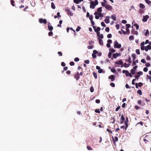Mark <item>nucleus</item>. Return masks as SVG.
<instances>
[{
    "mask_svg": "<svg viewBox=\"0 0 151 151\" xmlns=\"http://www.w3.org/2000/svg\"><path fill=\"white\" fill-rule=\"evenodd\" d=\"M112 37V35L111 34H108L107 35V37L109 38H110Z\"/></svg>",
    "mask_w": 151,
    "mask_h": 151,
    "instance_id": "obj_38",
    "label": "nucleus"
},
{
    "mask_svg": "<svg viewBox=\"0 0 151 151\" xmlns=\"http://www.w3.org/2000/svg\"><path fill=\"white\" fill-rule=\"evenodd\" d=\"M84 62L87 64H89V63L90 61L88 60H85L84 61Z\"/></svg>",
    "mask_w": 151,
    "mask_h": 151,
    "instance_id": "obj_49",
    "label": "nucleus"
},
{
    "mask_svg": "<svg viewBox=\"0 0 151 151\" xmlns=\"http://www.w3.org/2000/svg\"><path fill=\"white\" fill-rule=\"evenodd\" d=\"M93 74L94 77L96 78H97V75L96 73H95V72H93Z\"/></svg>",
    "mask_w": 151,
    "mask_h": 151,
    "instance_id": "obj_36",
    "label": "nucleus"
},
{
    "mask_svg": "<svg viewBox=\"0 0 151 151\" xmlns=\"http://www.w3.org/2000/svg\"><path fill=\"white\" fill-rule=\"evenodd\" d=\"M61 65L62 66L64 67L65 65V63L64 62H62L61 63Z\"/></svg>",
    "mask_w": 151,
    "mask_h": 151,
    "instance_id": "obj_57",
    "label": "nucleus"
},
{
    "mask_svg": "<svg viewBox=\"0 0 151 151\" xmlns=\"http://www.w3.org/2000/svg\"><path fill=\"white\" fill-rule=\"evenodd\" d=\"M105 31L107 32H109V27H106L105 28Z\"/></svg>",
    "mask_w": 151,
    "mask_h": 151,
    "instance_id": "obj_45",
    "label": "nucleus"
},
{
    "mask_svg": "<svg viewBox=\"0 0 151 151\" xmlns=\"http://www.w3.org/2000/svg\"><path fill=\"white\" fill-rule=\"evenodd\" d=\"M112 42V41L111 40L109 39L107 40V42L109 44H111V43Z\"/></svg>",
    "mask_w": 151,
    "mask_h": 151,
    "instance_id": "obj_52",
    "label": "nucleus"
},
{
    "mask_svg": "<svg viewBox=\"0 0 151 151\" xmlns=\"http://www.w3.org/2000/svg\"><path fill=\"white\" fill-rule=\"evenodd\" d=\"M81 28L79 26H78L76 29V31L77 32L79 31L80 30Z\"/></svg>",
    "mask_w": 151,
    "mask_h": 151,
    "instance_id": "obj_42",
    "label": "nucleus"
},
{
    "mask_svg": "<svg viewBox=\"0 0 151 151\" xmlns=\"http://www.w3.org/2000/svg\"><path fill=\"white\" fill-rule=\"evenodd\" d=\"M104 22L106 24H108L110 22L109 19L108 18H106V19L104 20Z\"/></svg>",
    "mask_w": 151,
    "mask_h": 151,
    "instance_id": "obj_19",
    "label": "nucleus"
},
{
    "mask_svg": "<svg viewBox=\"0 0 151 151\" xmlns=\"http://www.w3.org/2000/svg\"><path fill=\"white\" fill-rule=\"evenodd\" d=\"M70 64L71 66H73L74 65V63L73 62L71 61L70 63Z\"/></svg>",
    "mask_w": 151,
    "mask_h": 151,
    "instance_id": "obj_48",
    "label": "nucleus"
},
{
    "mask_svg": "<svg viewBox=\"0 0 151 151\" xmlns=\"http://www.w3.org/2000/svg\"><path fill=\"white\" fill-rule=\"evenodd\" d=\"M145 65L147 67H149L150 66V64L149 63H146Z\"/></svg>",
    "mask_w": 151,
    "mask_h": 151,
    "instance_id": "obj_60",
    "label": "nucleus"
},
{
    "mask_svg": "<svg viewBox=\"0 0 151 151\" xmlns=\"http://www.w3.org/2000/svg\"><path fill=\"white\" fill-rule=\"evenodd\" d=\"M125 61L126 62H128L129 63H132V61L131 58L130 57H129L128 59H126Z\"/></svg>",
    "mask_w": 151,
    "mask_h": 151,
    "instance_id": "obj_20",
    "label": "nucleus"
},
{
    "mask_svg": "<svg viewBox=\"0 0 151 151\" xmlns=\"http://www.w3.org/2000/svg\"><path fill=\"white\" fill-rule=\"evenodd\" d=\"M109 79H111V81H113L115 79V76L114 75H111L109 77Z\"/></svg>",
    "mask_w": 151,
    "mask_h": 151,
    "instance_id": "obj_11",
    "label": "nucleus"
},
{
    "mask_svg": "<svg viewBox=\"0 0 151 151\" xmlns=\"http://www.w3.org/2000/svg\"><path fill=\"white\" fill-rule=\"evenodd\" d=\"M93 16L92 15H91L89 17V19L91 21L93 20Z\"/></svg>",
    "mask_w": 151,
    "mask_h": 151,
    "instance_id": "obj_50",
    "label": "nucleus"
},
{
    "mask_svg": "<svg viewBox=\"0 0 151 151\" xmlns=\"http://www.w3.org/2000/svg\"><path fill=\"white\" fill-rule=\"evenodd\" d=\"M129 72L127 70V72L125 73V75L126 76H129Z\"/></svg>",
    "mask_w": 151,
    "mask_h": 151,
    "instance_id": "obj_62",
    "label": "nucleus"
},
{
    "mask_svg": "<svg viewBox=\"0 0 151 151\" xmlns=\"http://www.w3.org/2000/svg\"><path fill=\"white\" fill-rule=\"evenodd\" d=\"M136 52L138 55H139L140 54L139 50V49H137L136 50Z\"/></svg>",
    "mask_w": 151,
    "mask_h": 151,
    "instance_id": "obj_35",
    "label": "nucleus"
},
{
    "mask_svg": "<svg viewBox=\"0 0 151 151\" xmlns=\"http://www.w3.org/2000/svg\"><path fill=\"white\" fill-rule=\"evenodd\" d=\"M102 7L99 8L97 10L98 12H101L102 11Z\"/></svg>",
    "mask_w": 151,
    "mask_h": 151,
    "instance_id": "obj_30",
    "label": "nucleus"
},
{
    "mask_svg": "<svg viewBox=\"0 0 151 151\" xmlns=\"http://www.w3.org/2000/svg\"><path fill=\"white\" fill-rule=\"evenodd\" d=\"M14 1L13 0H11V4L13 6H14Z\"/></svg>",
    "mask_w": 151,
    "mask_h": 151,
    "instance_id": "obj_56",
    "label": "nucleus"
},
{
    "mask_svg": "<svg viewBox=\"0 0 151 151\" xmlns=\"http://www.w3.org/2000/svg\"><path fill=\"white\" fill-rule=\"evenodd\" d=\"M135 70L133 69H132L131 70V73H132V74L133 75L135 73Z\"/></svg>",
    "mask_w": 151,
    "mask_h": 151,
    "instance_id": "obj_31",
    "label": "nucleus"
},
{
    "mask_svg": "<svg viewBox=\"0 0 151 151\" xmlns=\"http://www.w3.org/2000/svg\"><path fill=\"white\" fill-rule=\"evenodd\" d=\"M126 28H130L131 27V25L129 24H126Z\"/></svg>",
    "mask_w": 151,
    "mask_h": 151,
    "instance_id": "obj_39",
    "label": "nucleus"
},
{
    "mask_svg": "<svg viewBox=\"0 0 151 151\" xmlns=\"http://www.w3.org/2000/svg\"><path fill=\"white\" fill-rule=\"evenodd\" d=\"M146 3L149 5H151V1L149 0H145Z\"/></svg>",
    "mask_w": 151,
    "mask_h": 151,
    "instance_id": "obj_25",
    "label": "nucleus"
},
{
    "mask_svg": "<svg viewBox=\"0 0 151 151\" xmlns=\"http://www.w3.org/2000/svg\"><path fill=\"white\" fill-rule=\"evenodd\" d=\"M79 59L78 58H76L74 59V61L75 62H78L79 61Z\"/></svg>",
    "mask_w": 151,
    "mask_h": 151,
    "instance_id": "obj_47",
    "label": "nucleus"
},
{
    "mask_svg": "<svg viewBox=\"0 0 151 151\" xmlns=\"http://www.w3.org/2000/svg\"><path fill=\"white\" fill-rule=\"evenodd\" d=\"M101 24L102 27H106V24L103 22H101Z\"/></svg>",
    "mask_w": 151,
    "mask_h": 151,
    "instance_id": "obj_33",
    "label": "nucleus"
},
{
    "mask_svg": "<svg viewBox=\"0 0 151 151\" xmlns=\"http://www.w3.org/2000/svg\"><path fill=\"white\" fill-rule=\"evenodd\" d=\"M98 15L99 17H103L104 16L101 13H99Z\"/></svg>",
    "mask_w": 151,
    "mask_h": 151,
    "instance_id": "obj_55",
    "label": "nucleus"
},
{
    "mask_svg": "<svg viewBox=\"0 0 151 151\" xmlns=\"http://www.w3.org/2000/svg\"><path fill=\"white\" fill-rule=\"evenodd\" d=\"M48 23L49 24V25L48 26V29L49 31H51L52 30L53 27L52 26H50V23L49 22H48Z\"/></svg>",
    "mask_w": 151,
    "mask_h": 151,
    "instance_id": "obj_15",
    "label": "nucleus"
},
{
    "mask_svg": "<svg viewBox=\"0 0 151 151\" xmlns=\"http://www.w3.org/2000/svg\"><path fill=\"white\" fill-rule=\"evenodd\" d=\"M98 39L99 41V43L100 45H103V41L102 40L99 39V38H98Z\"/></svg>",
    "mask_w": 151,
    "mask_h": 151,
    "instance_id": "obj_17",
    "label": "nucleus"
},
{
    "mask_svg": "<svg viewBox=\"0 0 151 151\" xmlns=\"http://www.w3.org/2000/svg\"><path fill=\"white\" fill-rule=\"evenodd\" d=\"M111 53L113 52V53H114V52H115L116 51V50L114 49H111Z\"/></svg>",
    "mask_w": 151,
    "mask_h": 151,
    "instance_id": "obj_63",
    "label": "nucleus"
},
{
    "mask_svg": "<svg viewBox=\"0 0 151 151\" xmlns=\"http://www.w3.org/2000/svg\"><path fill=\"white\" fill-rule=\"evenodd\" d=\"M74 78H75L76 80H78L80 78V74L78 72L75 74L74 76Z\"/></svg>",
    "mask_w": 151,
    "mask_h": 151,
    "instance_id": "obj_8",
    "label": "nucleus"
},
{
    "mask_svg": "<svg viewBox=\"0 0 151 151\" xmlns=\"http://www.w3.org/2000/svg\"><path fill=\"white\" fill-rule=\"evenodd\" d=\"M65 10L67 12L68 15L72 16L73 15V13L71 12L70 10L68 8H66Z\"/></svg>",
    "mask_w": 151,
    "mask_h": 151,
    "instance_id": "obj_7",
    "label": "nucleus"
},
{
    "mask_svg": "<svg viewBox=\"0 0 151 151\" xmlns=\"http://www.w3.org/2000/svg\"><path fill=\"white\" fill-rule=\"evenodd\" d=\"M145 47L144 46H141V50H145Z\"/></svg>",
    "mask_w": 151,
    "mask_h": 151,
    "instance_id": "obj_51",
    "label": "nucleus"
},
{
    "mask_svg": "<svg viewBox=\"0 0 151 151\" xmlns=\"http://www.w3.org/2000/svg\"><path fill=\"white\" fill-rule=\"evenodd\" d=\"M148 69L147 67H145L143 69V71L145 72H146L148 71Z\"/></svg>",
    "mask_w": 151,
    "mask_h": 151,
    "instance_id": "obj_40",
    "label": "nucleus"
},
{
    "mask_svg": "<svg viewBox=\"0 0 151 151\" xmlns=\"http://www.w3.org/2000/svg\"><path fill=\"white\" fill-rule=\"evenodd\" d=\"M116 15H115V14H114L113 15H112V16H111V17L112 18V19L114 20V21H115L116 20Z\"/></svg>",
    "mask_w": 151,
    "mask_h": 151,
    "instance_id": "obj_21",
    "label": "nucleus"
},
{
    "mask_svg": "<svg viewBox=\"0 0 151 151\" xmlns=\"http://www.w3.org/2000/svg\"><path fill=\"white\" fill-rule=\"evenodd\" d=\"M137 74L139 75H142L143 74V73L142 71H139L137 72Z\"/></svg>",
    "mask_w": 151,
    "mask_h": 151,
    "instance_id": "obj_41",
    "label": "nucleus"
},
{
    "mask_svg": "<svg viewBox=\"0 0 151 151\" xmlns=\"http://www.w3.org/2000/svg\"><path fill=\"white\" fill-rule=\"evenodd\" d=\"M137 93L138 94H139L140 95H142V91L140 90H138L137 91Z\"/></svg>",
    "mask_w": 151,
    "mask_h": 151,
    "instance_id": "obj_27",
    "label": "nucleus"
},
{
    "mask_svg": "<svg viewBox=\"0 0 151 151\" xmlns=\"http://www.w3.org/2000/svg\"><path fill=\"white\" fill-rule=\"evenodd\" d=\"M151 49V46L150 45H148L145 47V50L146 51H147Z\"/></svg>",
    "mask_w": 151,
    "mask_h": 151,
    "instance_id": "obj_13",
    "label": "nucleus"
},
{
    "mask_svg": "<svg viewBox=\"0 0 151 151\" xmlns=\"http://www.w3.org/2000/svg\"><path fill=\"white\" fill-rule=\"evenodd\" d=\"M138 86L139 87H141L143 85V84L141 82H139L138 84Z\"/></svg>",
    "mask_w": 151,
    "mask_h": 151,
    "instance_id": "obj_46",
    "label": "nucleus"
},
{
    "mask_svg": "<svg viewBox=\"0 0 151 151\" xmlns=\"http://www.w3.org/2000/svg\"><path fill=\"white\" fill-rule=\"evenodd\" d=\"M39 22L40 23H43L44 24H46L47 22V21L46 19H43L42 18H41L39 19Z\"/></svg>",
    "mask_w": 151,
    "mask_h": 151,
    "instance_id": "obj_4",
    "label": "nucleus"
},
{
    "mask_svg": "<svg viewBox=\"0 0 151 151\" xmlns=\"http://www.w3.org/2000/svg\"><path fill=\"white\" fill-rule=\"evenodd\" d=\"M121 54L120 53H116L113 54V57L114 58H116L118 57V56H119Z\"/></svg>",
    "mask_w": 151,
    "mask_h": 151,
    "instance_id": "obj_12",
    "label": "nucleus"
},
{
    "mask_svg": "<svg viewBox=\"0 0 151 151\" xmlns=\"http://www.w3.org/2000/svg\"><path fill=\"white\" fill-rule=\"evenodd\" d=\"M143 33L145 36L149 35V32L148 29H144L143 31Z\"/></svg>",
    "mask_w": 151,
    "mask_h": 151,
    "instance_id": "obj_6",
    "label": "nucleus"
},
{
    "mask_svg": "<svg viewBox=\"0 0 151 151\" xmlns=\"http://www.w3.org/2000/svg\"><path fill=\"white\" fill-rule=\"evenodd\" d=\"M98 37H99V38L101 39H102L104 38L103 35L102 34L100 35Z\"/></svg>",
    "mask_w": 151,
    "mask_h": 151,
    "instance_id": "obj_44",
    "label": "nucleus"
},
{
    "mask_svg": "<svg viewBox=\"0 0 151 151\" xmlns=\"http://www.w3.org/2000/svg\"><path fill=\"white\" fill-rule=\"evenodd\" d=\"M122 23L124 24H126L127 22V21L126 20H123L122 21Z\"/></svg>",
    "mask_w": 151,
    "mask_h": 151,
    "instance_id": "obj_61",
    "label": "nucleus"
},
{
    "mask_svg": "<svg viewBox=\"0 0 151 151\" xmlns=\"http://www.w3.org/2000/svg\"><path fill=\"white\" fill-rule=\"evenodd\" d=\"M130 66V65L129 64H127L126 63H124V67L125 68H127L129 67Z\"/></svg>",
    "mask_w": 151,
    "mask_h": 151,
    "instance_id": "obj_22",
    "label": "nucleus"
},
{
    "mask_svg": "<svg viewBox=\"0 0 151 151\" xmlns=\"http://www.w3.org/2000/svg\"><path fill=\"white\" fill-rule=\"evenodd\" d=\"M149 16L148 15H146L145 16H143V18L142 19V21L144 22H146L147 20L149 18Z\"/></svg>",
    "mask_w": 151,
    "mask_h": 151,
    "instance_id": "obj_5",
    "label": "nucleus"
},
{
    "mask_svg": "<svg viewBox=\"0 0 151 151\" xmlns=\"http://www.w3.org/2000/svg\"><path fill=\"white\" fill-rule=\"evenodd\" d=\"M105 8L107 10L109 11L111 10L112 9V6H111L106 5L105 6Z\"/></svg>",
    "mask_w": 151,
    "mask_h": 151,
    "instance_id": "obj_10",
    "label": "nucleus"
},
{
    "mask_svg": "<svg viewBox=\"0 0 151 151\" xmlns=\"http://www.w3.org/2000/svg\"><path fill=\"white\" fill-rule=\"evenodd\" d=\"M101 30V28L99 27H98L96 29V31H95V32H99Z\"/></svg>",
    "mask_w": 151,
    "mask_h": 151,
    "instance_id": "obj_29",
    "label": "nucleus"
},
{
    "mask_svg": "<svg viewBox=\"0 0 151 151\" xmlns=\"http://www.w3.org/2000/svg\"><path fill=\"white\" fill-rule=\"evenodd\" d=\"M125 118L123 115H122L120 119V122L121 123H123L124 121Z\"/></svg>",
    "mask_w": 151,
    "mask_h": 151,
    "instance_id": "obj_16",
    "label": "nucleus"
},
{
    "mask_svg": "<svg viewBox=\"0 0 151 151\" xmlns=\"http://www.w3.org/2000/svg\"><path fill=\"white\" fill-rule=\"evenodd\" d=\"M123 62L121 60H119L115 62V63L116 64L121 65V68H122L123 67Z\"/></svg>",
    "mask_w": 151,
    "mask_h": 151,
    "instance_id": "obj_3",
    "label": "nucleus"
},
{
    "mask_svg": "<svg viewBox=\"0 0 151 151\" xmlns=\"http://www.w3.org/2000/svg\"><path fill=\"white\" fill-rule=\"evenodd\" d=\"M95 101L96 102L97 104H99L100 102V101L99 99H96Z\"/></svg>",
    "mask_w": 151,
    "mask_h": 151,
    "instance_id": "obj_64",
    "label": "nucleus"
},
{
    "mask_svg": "<svg viewBox=\"0 0 151 151\" xmlns=\"http://www.w3.org/2000/svg\"><path fill=\"white\" fill-rule=\"evenodd\" d=\"M98 53V51H97L96 50H94L93 51V53L95 54H97Z\"/></svg>",
    "mask_w": 151,
    "mask_h": 151,
    "instance_id": "obj_53",
    "label": "nucleus"
},
{
    "mask_svg": "<svg viewBox=\"0 0 151 151\" xmlns=\"http://www.w3.org/2000/svg\"><path fill=\"white\" fill-rule=\"evenodd\" d=\"M114 46L115 48L119 49L121 47V44H119L117 40H116L114 41Z\"/></svg>",
    "mask_w": 151,
    "mask_h": 151,
    "instance_id": "obj_2",
    "label": "nucleus"
},
{
    "mask_svg": "<svg viewBox=\"0 0 151 151\" xmlns=\"http://www.w3.org/2000/svg\"><path fill=\"white\" fill-rule=\"evenodd\" d=\"M112 53L111 52H109L108 53V57L109 58H111V57Z\"/></svg>",
    "mask_w": 151,
    "mask_h": 151,
    "instance_id": "obj_32",
    "label": "nucleus"
},
{
    "mask_svg": "<svg viewBox=\"0 0 151 151\" xmlns=\"http://www.w3.org/2000/svg\"><path fill=\"white\" fill-rule=\"evenodd\" d=\"M134 26L137 29H138L139 28V26L137 24H134Z\"/></svg>",
    "mask_w": 151,
    "mask_h": 151,
    "instance_id": "obj_28",
    "label": "nucleus"
},
{
    "mask_svg": "<svg viewBox=\"0 0 151 151\" xmlns=\"http://www.w3.org/2000/svg\"><path fill=\"white\" fill-rule=\"evenodd\" d=\"M129 39L130 40H134V37L133 35H131L129 37Z\"/></svg>",
    "mask_w": 151,
    "mask_h": 151,
    "instance_id": "obj_26",
    "label": "nucleus"
},
{
    "mask_svg": "<svg viewBox=\"0 0 151 151\" xmlns=\"http://www.w3.org/2000/svg\"><path fill=\"white\" fill-rule=\"evenodd\" d=\"M128 119L127 117V118L126 119V121L125 122V124L126 125V129L128 127Z\"/></svg>",
    "mask_w": 151,
    "mask_h": 151,
    "instance_id": "obj_14",
    "label": "nucleus"
},
{
    "mask_svg": "<svg viewBox=\"0 0 151 151\" xmlns=\"http://www.w3.org/2000/svg\"><path fill=\"white\" fill-rule=\"evenodd\" d=\"M141 62L143 63H146V61L144 59H142L141 60Z\"/></svg>",
    "mask_w": 151,
    "mask_h": 151,
    "instance_id": "obj_54",
    "label": "nucleus"
},
{
    "mask_svg": "<svg viewBox=\"0 0 151 151\" xmlns=\"http://www.w3.org/2000/svg\"><path fill=\"white\" fill-rule=\"evenodd\" d=\"M116 29H119V25L118 24H116L115 26Z\"/></svg>",
    "mask_w": 151,
    "mask_h": 151,
    "instance_id": "obj_58",
    "label": "nucleus"
},
{
    "mask_svg": "<svg viewBox=\"0 0 151 151\" xmlns=\"http://www.w3.org/2000/svg\"><path fill=\"white\" fill-rule=\"evenodd\" d=\"M132 60L134 61L136 58V55L135 54H132Z\"/></svg>",
    "mask_w": 151,
    "mask_h": 151,
    "instance_id": "obj_18",
    "label": "nucleus"
},
{
    "mask_svg": "<svg viewBox=\"0 0 151 151\" xmlns=\"http://www.w3.org/2000/svg\"><path fill=\"white\" fill-rule=\"evenodd\" d=\"M90 91L91 92H93L94 91V88L93 86L91 87L90 88Z\"/></svg>",
    "mask_w": 151,
    "mask_h": 151,
    "instance_id": "obj_34",
    "label": "nucleus"
},
{
    "mask_svg": "<svg viewBox=\"0 0 151 151\" xmlns=\"http://www.w3.org/2000/svg\"><path fill=\"white\" fill-rule=\"evenodd\" d=\"M73 2L76 4H78L79 3V0H73Z\"/></svg>",
    "mask_w": 151,
    "mask_h": 151,
    "instance_id": "obj_37",
    "label": "nucleus"
},
{
    "mask_svg": "<svg viewBox=\"0 0 151 151\" xmlns=\"http://www.w3.org/2000/svg\"><path fill=\"white\" fill-rule=\"evenodd\" d=\"M96 68L98 70V72L99 73H102L103 71V70L100 68L99 66H96Z\"/></svg>",
    "mask_w": 151,
    "mask_h": 151,
    "instance_id": "obj_9",
    "label": "nucleus"
},
{
    "mask_svg": "<svg viewBox=\"0 0 151 151\" xmlns=\"http://www.w3.org/2000/svg\"><path fill=\"white\" fill-rule=\"evenodd\" d=\"M53 34V33H52V31H50V32H49L48 33V35L49 36H52V35Z\"/></svg>",
    "mask_w": 151,
    "mask_h": 151,
    "instance_id": "obj_59",
    "label": "nucleus"
},
{
    "mask_svg": "<svg viewBox=\"0 0 151 151\" xmlns=\"http://www.w3.org/2000/svg\"><path fill=\"white\" fill-rule=\"evenodd\" d=\"M139 7L141 8L144 9L145 8V6L143 4L141 3L139 4Z\"/></svg>",
    "mask_w": 151,
    "mask_h": 151,
    "instance_id": "obj_24",
    "label": "nucleus"
},
{
    "mask_svg": "<svg viewBox=\"0 0 151 151\" xmlns=\"http://www.w3.org/2000/svg\"><path fill=\"white\" fill-rule=\"evenodd\" d=\"M51 7L53 9H55V5L52 2L51 4Z\"/></svg>",
    "mask_w": 151,
    "mask_h": 151,
    "instance_id": "obj_23",
    "label": "nucleus"
},
{
    "mask_svg": "<svg viewBox=\"0 0 151 151\" xmlns=\"http://www.w3.org/2000/svg\"><path fill=\"white\" fill-rule=\"evenodd\" d=\"M110 85L113 87H115V84L114 83H110Z\"/></svg>",
    "mask_w": 151,
    "mask_h": 151,
    "instance_id": "obj_43",
    "label": "nucleus"
},
{
    "mask_svg": "<svg viewBox=\"0 0 151 151\" xmlns=\"http://www.w3.org/2000/svg\"><path fill=\"white\" fill-rule=\"evenodd\" d=\"M90 3V8H92V9H94L95 8V6L98 5V1L97 0H96L95 1H91Z\"/></svg>",
    "mask_w": 151,
    "mask_h": 151,
    "instance_id": "obj_1",
    "label": "nucleus"
}]
</instances>
